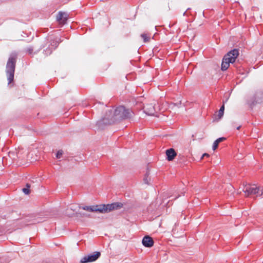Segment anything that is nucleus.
I'll return each instance as SVG.
<instances>
[{
	"mask_svg": "<svg viewBox=\"0 0 263 263\" xmlns=\"http://www.w3.org/2000/svg\"><path fill=\"white\" fill-rule=\"evenodd\" d=\"M68 19V14L66 12H59L57 16V20L60 22V23L62 24H65L66 23V22Z\"/></svg>",
	"mask_w": 263,
	"mask_h": 263,
	"instance_id": "1a4fd4ad",
	"label": "nucleus"
},
{
	"mask_svg": "<svg viewBox=\"0 0 263 263\" xmlns=\"http://www.w3.org/2000/svg\"><path fill=\"white\" fill-rule=\"evenodd\" d=\"M262 100L263 92L261 91H257L247 100V103L252 108L256 104L260 103Z\"/></svg>",
	"mask_w": 263,
	"mask_h": 263,
	"instance_id": "20e7f679",
	"label": "nucleus"
},
{
	"mask_svg": "<svg viewBox=\"0 0 263 263\" xmlns=\"http://www.w3.org/2000/svg\"><path fill=\"white\" fill-rule=\"evenodd\" d=\"M263 194V189L261 190V193L259 194V196H261Z\"/></svg>",
	"mask_w": 263,
	"mask_h": 263,
	"instance_id": "a878e982",
	"label": "nucleus"
},
{
	"mask_svg": "<svg viewBox=\"0 0 263 263\" xmlns=\"http://www.w3.org/2000/svg\"><path fill=\"white\" fill-rule=\"evenodd\" d=\"M53 49L50 47H48L45 50L43 51V53H44L46 55H48L51 54L52 52Z\"/></svg>",
	"mask_w": 263,
	"mask_h": 263,
	"instance_id": "a211bd4d",
	"label": "nucleus"
},
{
	"mask_svg": "<svg viewBox=\"0 0 263 263\" xmlns=\"http://www.w3.org/2000/svg\"><path fill=\"white\" fill-rule=\"evenodd\" d=\"M17 54H11L7 62L6 72L8 81V84H10L14 79V74L16 62Z\"/></svg>",
	"mask_w": 263,
	"mask_h": 263,
	"instance_id": "7ed1b4c3",
	"label": "nucleus"
},
{
	"mask_svg": "<svg viewBox=\"0 0 263 263\" xmlns=\"http://www.w3.org/2000/svg\"><path fill=\"white\" fill-rule=\"evenodd\" d=\"M142 245L146 248H151L154 245L153 238L148 235L145 236L142 241Z\"/></svg>",
	"mask_w": 263,
	"mask_h": 263,
	"instance_id": "6e6552de",
	"label": "nucleus"
},
{
	"mask_svg": "<svg viewBox=\"0 0 263 263\" xmlns=\"http://www.w3.org/2000/svg\"><path fill=\"white\" fill-rule=\"evenodd\" d=\"M230 63H233L231 60L228 59L225 55L223 57L222 63H221V69L222 71H225L230 66Z\"/></svg>",
	"mask_w": 263,
	"mask_h": 263,
	"instance_id": "f8f14e48",
	"label": "nucleus"
},
{
	"mask_svg": "<svg viewBox=\"0 0 263 263\" xmlns=\"http://www.w3.org/2000/svg\"><path fill=\"white\" fill-rule=\"evenodd\" d=\"M149 170L147 168V171H146V172L144 175V178H143V181H144V183H145L146 184H149V181L151 180V178L149 177Z\"/></svg>",
	"mask_w": 263,
	"mask_h": 263,
	"instance_id": "2eb2a0df",
	"label": "nucleus"
},
{
	"mask_svg": "<svg viewBox=\"0 0 263 263\" xmlns=\"http://www.w3.org/2000/svg\"><path fill=\"white\" fill-rule=\"evenodd\" d=\"M240 127H241V126H238V127L236 128V129L238 130V129H240Z\"/></svg>",
	"mask_w": 263,
	"mask_h": 263,
	"instance_id": "cd10ccee",
	"label": "nucleus"
},
{
	"mask_svg": "<svg viewBox=\"0 0 263 263\" xmlns=\"http://www.w3.org/2000/svg\"><path fill=\"white\" fill-rule=\"evenodd\" d=\"M61 42L62 41L61 40V39L52 41V42L50 43V47L52 48L53 50H54L58 47V46L59 45V43Z\"/></svg>",
	"mask_w": 263,
	"mask_h": 263,
	"instance_id": "4468645a",
	"label": "nucleus"
},
{
	"mask_svg": "<svg viewBox=\"0 0 263 263\" xmlns=\"http://www.w3.org/2000/svg\"><path fill=\"white\" fill-rule=\"evenodd\" d=\"M224 140H226V138H224V137H220V138L217 139L214 142V143H213V145L212 146L213 150L215 151L218 147L219 143H220L221 142L224 141Z\"/></svg>",
	"mask_w": 263,
	"mask_h": 263,
	"instance_id": "ddd939ff",
	"label": "nucleus"
},
{
	"mask_svg": "<svg viewBox=\"0 0 263 263\" xmlns=\"http://www.w3.org/2000/svg\"><path fill=\"white\" fill-rule=\"evenodd\" d=\"M76 214L77 215V216L80 217H88L90 216L89 214L82 212H77Z\"/></svg>",
	"mask_w": 263,
	"mask_h": 263,
	"instance_id": "aec40b11",
	"label": "nucleus"
},
{
	"mask_svg": "<svg viewBox=\"0 0 263 263\" xmlns=\"http://www.w3.org/2000/svg\"><path fill=\"white\" fill-rule=\"evenodd\" d=\"M26 187L23 188L22 191L23 193L26 195H28L30 193L29 188L30 187V185L29 183H27L26 185Z\"/></svg>",
	"mask_w": 263,
	"mask_h": 263,
	"instance_id": "f3484780",
	"label": "nucleus"
},
{
	"mask_svg": "<svg viewBox=\"0 0 263 263\" xmlns=\"http://www.w3.org/2000/svg\"><path fill=\"white\" fill-rule=\"evenodd\" d=\"M41 221L39 219H33L31 220V223L30 224H35L37 223L41 222Z\"/></svg>",
	"mask_w": 263,
	"mask_h": 263,
	"instance_id": "5701e85b",
	"label": "nucleus"
},
{
	"mask_svg": "<svg viewBox=\"0 0 263 263\" xmlns=\"http://www.w3.org/2000/svg\"><path fill=\"white\" fill-rule=\"evenodd\" d=\"M204 157H210V155L208 153H204L202 155V157H201V159H203Z\"/></svg>",
	"mask_w": 263,
	"mask_h": 263,
	"instance_id": "393cba45",
	"label": "nucleus"
},
{
	"mask_svg": "<svg viewBox=\"0 0 263 263\" xmlns=\"http://www.w3.org/2000/svg\"><path fill=\"white\" fill-rule=\"evenodd\" d=\"M101 256V253L99 251L94 252L92 254H89L84 256L80 260L81 263L91 262L97 260Z\"/></svg>",
	"mask_w": 263,
	"mask_h": 263,
	"instance_id": "39448f33",
	"label": "nucleus"
},
{
	"mask_svg": "<svg viewBox=\"0 0 263 263\" xmlns=\"http://www.w3.org/2000/svg\"><path fill=\"white\" fill-rule=\"evenodd\" d=\"M63 155L62 151H59L56 154V157L58 159L60 158Z\"/></svg>",
	"mask_w": 263,
	"mask_h": 263,
	"instance_id": "4be33fe9",
	"label": "nucleus"
},
{
	"mask_svg": "<svg viewBox=\"0 0 263 263\" xmlns=\"http://www.w3.org/2000/svg\"><path fill=\"white\" fill-rule=\"evenodd\" d=\"M134 112L129 108L124 106L117 107L114 111L112 109H108L101 120L99 122L101 125H110L122 120L130 118L133 117Z\"/></svg>",
	"mask_w": 263,
	"mask_h": 263,
	"instance_id": "f257e3e1",
	"label": "nucleus"
},
{
	"mask_svg": "<svg viewBox=\"0 0 263 263\" xmlns=\"http://www.w3.org/2000/svg\"><path fill=\"white\" fill-rule=\"evenodd\" d=\"M0 233H2V231H0Z\"/></svg>",
	"mask_w": 263,
	"mask_h": 263,
	"instance_id": "7c9ffc66",
	"label": "nucleus"
},
{
	"mask_svg": "<svg viewBox=\"0 0 263 263\" xmlns=\"http://www.w3.org/2000/svg\"><path fill=\"white\" fill-rule=\"evenodd\" d=\"M44 47H45V46H44L42 45V46H41L40 49H42V48H44Z\"/></svg>",
	"mask_w": 263,
	"mask_h": 263,
	"instance_id": "c85d7f7f",
	"label": "nucleus"
},
{
	"mask_svg": "<svg viewBox=\"0 0 263 263\" xmlns=\"http://www.w3.org/2000/svg\"><path fill=\"white\" fill-rule=\"evenodd\" d=\"M186 11H187V10H186V11H185L183 13V16H185V15H186Z\"/></svg>",
	"mask_w": 263,
	"mask_h": 263,
	"instance_id": "bb28decb",
	"label": "nucleus"
},
{
	"mask_svg": "<svg viewBox=\"0 0 263 263\" xmlns=\"http://www.w3.org/2000/svg\"><path fill=\"white\" fill-rule=\"evenodd\" d=\"M141 37L143 39L144 43L148 42L150 40L149 36H148L146 34L142 33L141 34Z\"/></svg>",
	"mask_w": 263,
	"mask_h": 263,
	"instance_id": "6ab92c4d",
	"label": "nucleus"
},
{
	"mask_svg": "<svg viewBox=\"0 0 263 263\" xmlns=\"http://www.w3.org/2000/svg\"><path fill=\"white\" fill-rule=\"evenodd\" d=\"M144 112L149 116L154 115L156 112L155 106L152 104H147L144 107Z\"/></svg>",
	"mask_w": 263,
	"mask_h": 263,
	"instance_id": "9b49d317",
	"label": "nucleus"
},
{
	"mask_svg": "<svg viewBox=\"0 0 263 263\" xmlns=\"http://www.w3.org/2000/svg\"><path fill=\"white\" fill-rule=\"evenodd\" d=\"M33 48L32 47H29L27 48V51L29 53V54H32V52H33Z\"/></svg>",
	"mask_w": 263,
	"mask_h": 263,
	"instance_id": "b1692460",
	"label": "nucleus"
},
{
	"mask_svg": "<svg viewBox=\"0 0 263 263\" xmlns=\"http://www.w3.org/2000/svg\"><path fill=\"white\" fill-rule=\"evenodd\" d=\"M9 261L8 259L6 257L3 256L0 257V263H7Z\"/></svg>",
	"mask_w": 263,
	"mask_h": 263,
	"instance_id": "412c9836",
	"label": "nucleus"
},
{
	"mask_svg": "<svg viewBox=\"0 0 263 263\" xmlns=\"http://www.w3.org/2000/svg\"><path fill=\"white\" fill-rule=\"evenodd\" d=\"M224 110V105L223 103V105L220 107V108L218 111V116L219 119H220L223 116Z\"/></svg>",
	"mask_w": 263,
	"mask_h": 263,
	"instance_id": "dca6fc26",
	"label": "nucleus"
},
{
	"mask_svg": "<svg viewBox=\"0 0 263 263\" xmlns=\"http://www.w3.org/2000/svg\"><path fill=\"white\" fill-rule=\"evenodd\" d=\"M179 197V195H178V196L176 197L175 198V199H177V198H178Z\"/></svg>",
	"mask_w": 263,
	"mask_h": 263,
	"instance_id": "c756f323",
	"label": "nucleus"
},
{
	"mask_svg": "<svg viewBox=\"0 0 263 263\" xmlns=\"http://www.w3.org/2000/svg\"><path fill=\"white\" fill-rule=\"evenodd\" d=\"M123 203L121 202H114L107 204L79 206V208L92 212H98L101 213H107L112 210L120 209L123 207Z\"/></svg>",
	"mask_w": 263,
	"mask_h": 263,
	"instance_id": "f03ea898",
	"label": "nucleus"
},
{
	"mask_svg": "<svg viewBox=\"0 0 263 263\" xmlns=\"http://www.w3.org/2000/svg\"><path fill=\"white\" fill-rule=\"evenodd\" d=\"M242 190L247 196H248L250 195L259 193L260 192V189L259 187L252 186L250 184L246 185L243 187Z\"/></svg>",
	"mask_w": 263,
	"mask_h": 263,
	"instance_id": "423d86ee",
	"label": "nucleus"
},
{
	"mask_svg": "<svg viewBox=\"0 0 263 263\" xmlns=\"http://www.w3.org/2000/svg\"><path fill=\"white\" fill-rule=\"evenodd\" d=\"M239 50L238 49H234L228 52L225 56L231 61L234 63L236 59L239 55Z\"/></svg>",
	"mask_w": 263,
	"mask_h": 263,
	"instance_id": "0eeeda50",
	"label": "nucleus"
},
{
	"mask_svg": "<svg viewBox=\"0 0 263 263\" xmlns=\"http://www.w3.org/2000/svg\"><path fill=\"white\" fill-rule=\"evenodd\" d=\"M165 154L166 155V159L171 161H173L175 157L177 156V153L173 148H170L166 150Z\"/></svg>",
	"mask_w": 263,
	"mask_h": 263,
	"instance_id": "9d476101",
	"label": "nucleus"
}]
</instances>
